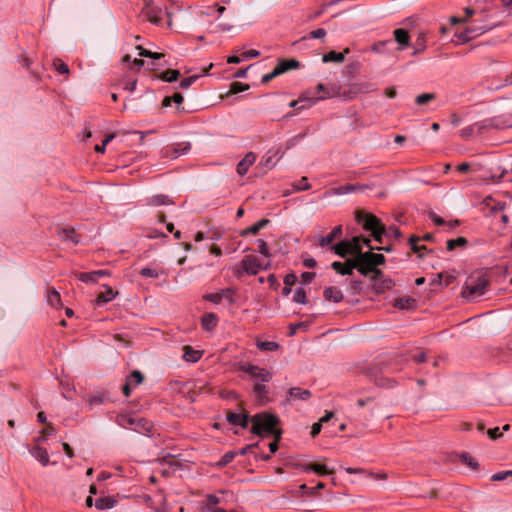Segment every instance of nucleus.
<instances>
[{
    "mask_svg": "<svg viewBox=\"0 0 512 512\" xmlns=\"http://www.w3.org/2000/svg\"><path fill=\"white\" fill-rule=\"evenodd\" d=\"M355 257H351L345 260V262L334 261L331 264V268L340 275H352L355 270Z\"/></svg>",
    "mask_w": 512,
    "mask_h": 512,
    "instance_id": "nucleus-10",
    "label": "nucleus"
},
{
    "mask_svg": "<svg viewBox=\"0 0 512 512\" xmlns=\"http://www.w3.org/2000/svg\"><path fill=\"white\" fill-rule=\"evenodd\" d=\"M330 249L338 256L345 258L347 255H351V250L347 245L346 240L340 241L334 245H331Z\"/></svg>",
    "mask_w": 512,
    "mask_h": 512,
    "instance_id": "nucleus-34",
    "label": "nucleus"
},
{
    "mask_svg": "<svg viewBox=\"0 0 512 512\" xmlns=\"http://www.w3.org/2000/svg\"><path fill=\"white\" fill-rule=\"evenodd\" d=\"M393 34L395 41L399 44L398 50H403L410 45V35L406 29H395Z\"/></svg>",
    "mask_w": 512,
    "mask_h": 512,
    "instance_id": "nucleus-17",
    "label": "nucleus"
},
{
    "mask_svg": "<svg viewBox=\"0 0 512 512\" xmlns=\"http://www.w3.org/2000/svg\"><path fill=\"white\" fill-rule=\"evenodd\" d=\"M363 89L360 84H352L348 88L341 86H332V92H327L326 95H320L316 97V100H324L332 97H339L342 100H352L362 93Z\"/></svg>",
    "mask_w": 512,
    "mask_h": 512,
    "instance_id": "nucleus-5",
    "label": "nucleus"
},
{
    "mask_svg": "<svg viewBox=\"0 0 512 512\" xmlns=\"http://www.w3.org/2000/svg\"><path fill=\"white\" fill-rule=\"evenodd\" d=\"M53 66L59 74H69L68 65L61 59H55L53 62Z\"/></svg>",
    "mask_w": 512,
    "mask_h": 512,
    "instance_id": "nucleus-55",
    "label": "nucleus"
},
{
    "mask_svg": "<svg viewBox=\"0 0 512 512\" xmlns=\"http://www.w3.org/2000/svg\"><path fill=\"white\" fill-rule=\"evenodd\" d=\"M311 188V185L309 184L308 182V179L307 177L303 176L301 178V180L299 181V183H293L292 184V190L294 192H297V191H306V190H309Z\"/></svg>",
    "mask_w": 512,
    "mask_h": 512,
    "instance_id": "nucleus-51",
    "label": "nucleus"
},
{
    "mask_svg": "<svg viewBox=\"0 0 512 512\" xmlns=\"http://www.w3.org/2000/svg\"><path fill=\"white\" fill-rule=\"evenodd\" d=\"M117 501L112 496H106L96 499L95 507L99 510L111 509L116 505Z\"/></svg>",
    "mask_w": 512,
    "mask_h": 512,
    "instance_id": "nucleus-32",
    "label": "nucleus"
},
{
    "mask_svg": "<svg viewBox=\"0 0 512 512\" xmlns=\"http://www.w3.org/2000/svg\"><path fill=\"white\" fill-rule=\"evenodd\" d=\"M460 461L473 470H478L479 468L478 462L466 452L460 454Z\"/></svg>",
    "mask_w": 512,
    "mask_h": 512,
    "instance_id": "nucleus-46",
    "label": "nucleus"
},
{
    "mask_svg": "<svg viewBox=\"0 0 512 512\" xmlns=\"http://www.w3.org/2000/svg\"><path fill=\"white\" fill-rule=\"evenodd\" d=\"M468 244V240L465 237H458L456 239H449L447 241V250L453 251L457 247H465Z\"/></svg>",
    "mask_w": 512,
    "mask_h": 512,
    "instance_id": "nucleus-44",
    "label": "nucleus"
},
{
    "mask_svg": "<svg viewBox=\"0 0 512 512\" xmlns=\"http://www.w3.org/2000/svg\"><path fill=\"white\" fill-rule=\"evenodd\" d=\"M60 238L63 241L71 242L73 244H78L80 241L79 235L76 233L75 229L72 227L62 228L58 231Z\"/></svg>",
    "mask_w": 512,
    "mask_h": 512,
    "instance_id": "nucleus-21",
    "label": "nucleus"
},
{
    "mask_svg": "<svg viewBox=\"0 0 512 512\" xmlns=\"http://www.w3.org/2000/svg\"><path fill=\"white\" fill-rule=\"evenodd\" d=\"M31 454L42 464L47 465L49 463L48 451L40 446H36L31 450Z\"/></svg>",
    "mask_w": 512,
    "mask_h": 512,
    "instance_id": "nucleus-37",
    "label": "nucleus"
},
{
    "mask_svg": "<svg viewBox=\"0 0 512 512\" xmlns=\"http://www.w3.org/2000/svg\"><path fill=\"white\" fill-rule=\"evenodd\" d=\"M180 77L179 70L176 69H167L166 71L162 72L158 75V78L164 82H175Z\"/></svg>",
    "mask_w": 512,
    "mask_h": 512,
    "instance_id": "nucleus-40",
    "label": "nucleus"
},
{
    "mask_svg": "<svg viewBox=\"0 0 512 512\" xmlns=\"http://www.w3.org/2000/svg\"><path fill=\"white\" fill-rule=\"evenodd\" d=\"M47 303L52 308L59 309L62 307L60 293L54 287H50L47 290Z\"/></svg>",
    "mask_w": 512,
    "mask_h": 512,
    "instance_id": "nucleus-25",
    "label": "nucleus"
},
{
    "mask_svg": "<svg viewBox=\"0 0 512 512\" xmlns=\"http://www.w3.org/2000/svg\"><path fill=\"white\" fill-rule=\"evenodd\" d=\"M293 301L295 303H299V304H306L307 303L306 291L303 288L296 289V291L293 295Z\"/></svg>",
    "mask_w": 512,
    "mask_h": 512,
    "instance_id": "nucleus-53",
    "label": "nucleus"
},
{
    "mask_svg": "<svg viewBox=\"0 0 512 512\" xmlns=\"http://www.w3.org/2000/svg\"><path fill=\"white\" fill-rule=\"evenodd\" d=\"M256 154L248 152L245 157L237 164L236 171L243 176L248 172L249 167L256 161Z\"/></svg>",
    "mask_w": 512,
    "mask_h": 512,
    "instance_id": "nucleus-15",
    "label": "nucleus"
},
{
    "mask_svg": "<svg viewBox=\"0 0 512 512\" xmlns=\"http://www.w3.org/2000/svg\"><path fill=\"white\" fill-rule=\"evenodd\" d=\"M284 151L280 148L270 149L262 158V163L268 168H273L283 157Z\"/></svg>",
    "mask_w": 512,
    "mask_h": 512,
    "instance_id": "nucleus-11",
    "label": "nucleus"
},
{
    "mask_svg": "<svg viewBox=\"0 0 512 512\" xmlns=\"http://www.w3.org/2000/svg\"><path fill=\"white\" fill-rule=\"evenodd\" d=\"M248 89H249V85L248 84H244V83H241V82H232L230 84V90L227 93V96L230 95V94H238V93L246 91Z\"/></svg>",
    "mask_w": 512,
    "mask_h": 512,
    "instance_id": "nucleus-50",
    "label": "nucleus"
},
{
    "mask_svg": "<svg viewBox=\"0 0 512 512\" xmlns=\"http://www.w3.org/2000/svg\"><path fill=\"white\" fill-rule=\"evenodd\" d=\"M345 471L348 474H364V475H367V476H369L370 478H373V479H381V480L387 479V474L386 473L375 474L373 472H367L363 468L348 467V468H345Z\"/></svg>",
    "mask_w": 512,
    "mask_h": 512,
    "instance_id": "nucleus-33",
    "label": "nucleus"
},
{
    "mask_svg": "<svg viewBox=\"0 0 512 512\" xmlns=\"http://www.w3.org/2000/svg\"><path fill=\"white\" fill-rule=\"evenodd\" d=\"M173 203L169 196L164 194H157L147 198V205L149 206L171 205Z\"/></svg>",
    "mask_w": 512,
    "mask_h": 512,
    "instance_id": "nucleus-31",
    "label": "nucleus"
},
{
    "mask_svg": "<svg viewBox=\"0 0 512 512\" xmlns=\"http://www.w3.org/2000/svg\"><path fill=\"white\" fill-rule=\"evenodd\" d=\"M342 235V225H337L333 228V230L327 234L326 236H321L318 240V244L321 247H325L331 245L333 241L337 238H340Z\"/></svg>",
    "mask_w": 512,
    "mask_h": 512,
    "instance_id": "nucleus-16",
    "label": "nucleus"
},
{
    "mask_svg": "<svg viewBox=\"0 0 512 512\" xmlns=\"http://www.w3.org/2000/svg\"><path fill=\"white\" fill-rule=\"evenodd\" d=\"M508 125L512 126V121L509 123H502L501 126ZM474 126H476V132L477 134H482L483 130L488 128H499L500 124L496 123L495 118L486 119L481 122L474 123Z\"/></svg>",
    "mask_w": 512,
    "mask_h": 512,
    "instance_id": "nucleus-22",
    "label": "nucleus"
},
{
    "mask_svg": "<svg viewBox=\"0 0 512 512\" xmlns=\"http://www.w3.org/2000/svg\"><path fill=\"white\" fill-rule=\"evenodd\" d=\"M251 423L250 432L259 437H264L269 432H274V428L280 425L281 420L277 415L265 411L253 415Z\"/></svg>",
    "mask_w": 512,
    "mask_h": 512,
    "instance_id": "nucleus-1",
    "label": "nucleus"
},
{
    "mask_svg": "<svg viewBox=\"0 0 512 512\" xmlns=\"http://www.w3.org/2000/svg\"><path fill=\"white\" fill-rule=\"evenodd\" d=\"M257 244H258V251L260 254H262L263 256H265L267 258H270L272 256L266 241H264L262 239H258Z\"/></svg>",
    "mask_w": 512,
    "mask_h": 512,
    "instance_id": "nucleus-58",
    "label": "nucleus"
},
{
    "mask_svg": "<svg viewBox=\"0 0 512 512\" xmlns=\"http://www.w3.org/2000/svg\"><path fill=\"white\" fill-rule=\"evenodd\" d=\"M136 49L139 50V56L141 57L152 58L154 60H159L164 57L163 53L152 52L148 49H145L141 45L136 46Z\"/></svg>",
    "mask_w": 512,
    "mask_h": 512,
    "instance_id": "nucleus-45",
    "label": "nucleus"
},
{
    "mask_svg": "<svg viewBox=\"0 0 512 512\" xmlns=\"http://www.w3.org/2000/svg\"><path fill=\"white\" fill-rule=\"evenodd\" d=\"M116 423L125 429H132L138 433H148L152 429V424L148 420L135 418L128 414L118 415L116 417Z\"/></svg>",
    "mask_w": 512,
    "mask_h": 512,
    "instance_id": "nucleus-4",
    "label": "nucleus"
},
{
    "mask_svg": "<svg viewBox=\"0 0 512 512\" xmlns=\"http://www.w3.org/2000/svg\"><path fill=\"white\" fill-rule=\"evenodd\" d=\"M114 137H115V135H114V134H109V135H107V136L104 138V140H103V142H102V144H101V145H96V146H95V151H96L97 153H104V152H105V147H106V145H107L110 141H112V139H114Z\"/></svg>",
    "mask_w": 512,
    "mask_h": 512,
    "instance_id": "nucleus-63",
    "label": "nucleus"
},
{
    "mask_svg": "<svg viewBox=\"0 0 512 512\" xmlns=\"http://www.w3.org/2000/svg\"><path fill=\"white\" fill-rule=\"evenodd\" d=\"M480 29H474V28H465L464 31L457 34L459 40H461L463 43L468 42L479 35H481Z\"/></svg>",
    "mask_w": 512,
    "mask_h": 512,
    "instance_id": "nucleus-39",
    "label": "nucleus"
},
{
    "mask_svg": "<svg viewBox=\"0 0 512 512\" xmlns=\"http://www.w3.org/2000/svg\"><path fill=\"white\" fill-rule=\"evenodd\" d=\"M220 291L223 300L225 299L230 305L235 303L236 290L234 288L228 287Z\"/></svg>",
    "mask_w": 512,
    "mask_h": 512,
    "instance_id": "nucleus-49",
    "label": "nucleus"
},
{
    "mask_svg": "<svg viewBox=\"0 0 512 512\" xmlns=\"http://www.w3.org/2000/svg\"><path fill=\"white\" fill-rule=\"evenodd\" d=\"M144 380V375L139 370L132 371L127 377L126 382L130 383V385L133 387L138 386L141 384Z\"/></svg>",
    "mask_w": 512,
    "mask_h": 512,
    "instance_id": "nucleus-43",
    "label": "nucleus"
},
{
    "mask_svg": "<svg viewBox=\"0 0 512 512\" xmlns=\"http://www.w3.org/2000/svg\"><path fill=\"white\" fill-rule=\"evenodd\" d=\"M476 133V126L470 125L460 130V137L464 140L470 139Z\"/></svg>",
    "mask_w": 512,
    "mask_h": 512,
    "instance_id": "nucleus-57",
    "label": "nucleus"
},
{
    "mask_svg": "<svg viewBox=\"0 0 512 512\" xmlns=\"http://www.w3.org/2000/svg\"><path fill=\"white\" fill-rule=\"evenodd\" d=\"M386 236L399 239L402 236V232L398 227L390 226L388 229H386Z\"/></svg>",
    "mask_w": 512,
    "mask_h": 512,
    "instance_id": "nucleus-64",
    "label": "nucleus"
},
{
    "mask_svg": "<svg viewBox=\"0 0 512 512\" xmlns=\"http://www.w3.org/2000/svg\"><path fill=\"white\" fill-rule=\"evenodd\" d=\"M435 98H436V95L434 93H423V94L418 95L415 98V102L418 105H424V104L434 100Z\"/></svg>",
    "mask_w": 512,
    "mask_h": 512,
    "instance_id": "nucleus-54",
    "label": "nucleus"
},
{
    "mask_svg": "<svg viewBox=\"0 0 512 512\" xmlns=\"http://www.w3.org/2000/svg\"><path fill=\"white\" fill-rule=\"evenodd\" d=\"M301 468L305 472H315L319 476L329 475L332 474V471L328 470L326 465L324 464H317V463H309L301 465Z\"/></svg>",
    "mask_w": 512,
    "mask_h": 512,
    "instance_id": "nucleus-24",
    "label": "nucleus"
},
{
    "mask_svg": "<svg viewBox=\"0 0 512 512\" xmlns=\"http://www.w3.org/2000/svg\"><path fill=\"white\" fill-rule=\"evenodd\" d=\"M300 62L294 58L291 59H280L278 64L275 66V70L278 75L288 72L290 70L298 69L300 67Z\"/></svg>",
    "mask_w": 512,
    "mask_h": 512,
    "instance_id": "nucleus-14",
    "label": "nucleus"
},
{
    "mask_svg": "<svg viewBox=\"0 0 512 512\" xmlns=\"http://www.w3.org/2000/svg\"><path fill=\"white\" fill-rule=\"evenodd\" d=\"M394 285V281L391 278H383L380 281H376V283L372 285V288L377 294H382L392 289Z\"/></svg>",
    "mask_w": 512,
    "mask_h": 512,
    "instance_id": "nucleus-30",
    "label": "nucleus"
},
{
    "mask_svg": "<svg viewBox=\"0 0 512 512\" xmlns=\"http://www.w3.org/2000/svg\"><path fill=\"white\" fill-rule=\"evenodd\" d=\"M139 274L142 277H146V278H158V276H159V272L156 269L149 268V267L142 268L140 270Z\"/></svg>",
    "mask_w": 512,
    "mask_h": 512,
    "instance_id": "nucleus-60",
    "label": "nucleus"
},
{
    "mask_svg": "<svg viewBox=\"0 0 512 512\" xmlns=\"http://www.w3.org/2000/svg\"><path fill=\"white\" fill-rule=\"evenodd\" d=\"M421 240L420 237L418 236H415V235H412L410 238H409V244L411 246V250L414 252V253H420L422 250H427L426 246L422 245V246H419L417 243ZM422 240L424 241H432L433 240V234L431 233H426L423 237H422Z\"/></svg>",
    "mask_w": 512,
    "mask_h": 512,
    "instance_id": "nucleus-23",
    "label": "nucleus"
},
{
    "mask_svg": "<svg viewBox=\"0 0 512 512\" xmlns=\"http://www.w3.org/2000/svg\"><path fill=\"white\" fill-rule=\"evenodd\" d=\"M204 300L212 302L214 304H220L223 301L221 291L216 292V293L206 294L204 296Z\"/></svg>",
    "mask_w": 512,
    "mask_h": 512,
    "instance_id": "nucleus-61",
    "label": "nucleus"
},
{
    "mask_svg": "<svg viewBox=\"0 0 512 512\" xmlns=\"http://www.w3.org/2000/svg\"><path fill=\"white\" fill-rule=\"evenodd\" d=\"M269 223H270L269 219H266V218L261 219L260 221H258L254 225L241 230L239 235L241 237H247L248 235H251V234L252 235H257L259 233V231L261 229H263L264 227H266Z\"/></svg>",
    "mask_w": 512,
    "mask_h": 512,
    "instance_id": "nucleus-20",
    "label": "nucleus"
},
{
    "mask_svg": "<svg viewBox=\"0 0 512 512\" xmlns=\"http://www.w3.org/2000/svg\"><path fill=\"white\" fill-rule=\"evenodd\" d=\"M238 455L236 451H228L226 452L218 462V466L224 467L228 465L230 462L234 460V458Z\"/></svg>",
    "mask_w": 512,
    "mask_h": 512,
    "instance_id": "nucleus-52",
    "label": "nucleus"
},
{
    "mask_svg": "<svg viewBox=\"0 0 512 512\" xmlns=\"http://www.w3.org/2000/svg\"><path fill=\"white\" fill-rule=\"evenodd\" d=\"M345 60L344 53L336 52V51H330L323 55L322 61L324 63L327 62H336V63H342Z\"/></svg>",
    "mask_w": 512,
    "mask_h": 512,
    "instance_id": "nucleus-42",
    "label": "nucleus"
},
{
    "mask_svg": "<svg viewBox=\"0 0 512 512\" xmlns=\"http://www.w3.org/2000/svg\"><path fill=\"white\" fill-rule=\"evenodd\" d=\"M257 348L261 351H275L279 348V344L274 341H258Z\"/></svg>",
    "mask_w": 512,
    "mask_h": 512,
    "instance_id": "nucleus-48",
    "label": "nucleus"
},
{
    "mask_svg": "<svg viewBox=\"0 0 512 512\" xmlns=\"http://www.w3.org/2000/svg\"><path fill=\"white\" fill-rule=\"evenodd\" d=\"M159 10L154 7L147 6L145 9L148 20L152 23H160L161 17L159 16Z\"/></svg>",
    "mask_w": 512,
    "mask_h": 512,
    "instance_id": "nucleus-47",
    "label": "nucleus"
},
{
    "mask_svg": "<svg viewBox=\"0 0 512 512\" xmlns=\"http://www.w3.org/2000/svg\"><path fill=\"white\" fill-rule=\"evenodd\" d=\"M184 354L183 359L190 363H195L201 359L203 356V351L201 350H195L191 346L186 345L183 348Z\"/></svg>",
    "mask_w": 512,
    "mask_h": 512,
    "instance_id": "nucleus-26",
    "label": "nucleus"
},
{
    "mask_svg": "<svg viewBox=\"0 0 512 512\" xmlns=\"http://www.w3.org/2000/svg\"><path fill=\"white\" fill-rule=\"evenodd\" d=\"M355 220L357 223L362 224L364 230L371 233L385 226L377 216L371 213L357 211L355 213Z\"/></svg>",
    "mask_w": 512,
    "mask_h": 512,
    "instance_id": "nucleus-6",
    "label": "nucleus"
},
{
    "mask_svg": "<svg viewBox=\"0 0 512 512\" xmlns=\"http://www.w3.org/2000/svg\"><path fill=\"white\" fill-rule=\"evenodd\" d=\"M103 287L105 288V291L104 292H101L95 302L97 305H101V304H104V303H108L110 301H112L116 295L118 294V292H115L110 286L108 285H103Z\"/></svg>",
    "mask_w": 512,
    "mask_h": 512,
    "instance_id": "nucleus-27",
    "label": "nucleus"
},
{
    "mask_svg": "<svg viewBox=\"0 0 512 512\" xmlns=\"http://www.w3.org/2000/svg\"><path fill=\"white\" fill-rule=\"evenodd\" d=\"M388 373L387 368L384 371L371 370L369 372L370 379L374 384L381 388H393L396 386V380L385 375Z\"/></svg>",
    "mask_w": 512,
    "mask_h": 512,
    "instance_id": "nucleus-9",
    "label": "nucleus"
},
{
    "mask_svg": "<svg viewBox=\"0 0 512 512\" xmlns=\"http://www.w3.org/2000/svg\"><path fill=\"white\" fill-rule=\"evenodd\" d=\"M288 393L291 398L300 400H308L312 396L310 390L302 389L300 387H292L289 389Z\"/></svg>",
    "mask_w": 512,
    "mask_h": 512,
    "instance_id": "nucleus-36",
    "label": "nucleus"
},
{
    "mask_svg": "<svg viewBox=\"0 0 512 512\" xmlns=\"http://www.w3.org/2000/svg\"><path fill=\"white\" fill-rule=\"evenodd\" d=\"M76 277L79 281L88 283V282H96V278L92 272H79L76 274Z\"/></svg>",
    "mask_w": 512,
    "mask_h": 512,
    "instance_id": "nucleus-56",
    "label": "nucleus"
},
{
    "mask_svg": "<svg viewBox=\"0 0 512 512\" xmlns=\"http://www.w3.org/2000/svg\"><path fill=\"white\" fill-rule=\"evenodd\" d=\"M316 95H311L310 92H306L302 94L297 100H293L289 103L290 107H296L298 104H301L299 109H306L315 104L318 100H316Z\"/></svg>",
    "mask_w": 512,
    "mask_h": 512,
    "instance_id": "nucleus-13",
    "label": "nucleus"
},
{
    "mask_svg": "<svg viewBox=\"0 0 512 512\" xmlns=\"http://www.w3.org/2000/svg\"><path fill=\"white\" fill-rule=\"evenodd\" d=\"M362 237L361 236H354L349 240H346L347 245L349 246V249L351 250V256L356 257L360 254H364L365 252L362 251V244H361Z\"/></svg>",
    "mask_w": 512,
    "mask_h": 512,
    "instance_id": "nucleus-29",
    "label": "nucleus"
},
{
    "mask_svg": "<svg viewBox=\"0 0 512 512\" xmlns=\"http://www.w3.org/2000/svg\"><path fill=\"white\" fill-rule=\"evenodd\" d=\"M323 297L325 300L339 303L344 299L342 291L334 286L326 287L323 292Z\"/></svg>",
    "mask_w": 512,
    "mask_h": 512,
    "instance_id": "nucleus-18",
    "label": "nucleus"
},
{
    "mask_svg": "<svg viewBox=\"0 0 512 512\" xmlns=\"http://www.w3.org/2000/svg\"><path fill=\"white\" fill-rule=\"evenodd\" d=\"M218 324V317L214 313H206L201 318L202 328L206 331H212Z\"/></svg>",
    "mask_w": 512,
    "mask_h": 512,
    "instance_id": "nucleus-28",
    "label": "nucleus"
},
{
    "mask_svg": "<svg viewBox=\"0 0 512 512\" xmlns=\"http://www.w3.org/2000/svg\"><path fill=\"white\" fill-rule=\"evenodd\" d=\"M363 282L359 279H353L350 281V290L353 295L360 294L362 290Z\"/></svg>",
    "mask_w": 512,
    "mask_h": 512,
    "instance_id": "nucleus-62",
    "label": "nucleus"
},
{
    "mask_svg": "<svg viewBox=\"0 0 512 512\" xmlns=\"http://www.w3.org/2000/svg\"><path fill=\"white\" fill-rule=\"evenodd\" d=\"M253 393L257 402L261 405L268 403V388L264 384L256 383L253 387Z\"/></svg>",
    "mask_w": 512,
    "mask_h": 512,
    "instance_id": "nucleus-19",
    "label": "nucleus"
},
{
    "mask_svg": "<svg viewBox=\"0 0 512 512\" xmlns=\"http://www.w3.org/2000/svg\"><path fill=\"white\" fill-rule=\"evenodd\" d=\"M429 217L434 222L435 225L442 226V225H446L447 224L449 229H453V228L457 227L460 224V222L458 220H455L453 222H448L447 223L442 217L437 215L435 212H430L429 213Z\"/></svg>",
    "mask_w": 512,
    "mask_h": 512,
    "instance_id": "nucleus-41",
    "label": "nucleus"
},
{
    "mask_svg": "<svg viewBox=\"0 0 512 512\" xmlns=\"http://www.w3.org/2000/svg\"><path fill=\"white\" fill-rule=\"evenodd\" d=\"M369 185L364 184H347L336 189V194L352 193L357 191H364L368 189Z\"/></svg>",
    "mask_w": 512,
    "mask_h": 512,
    "instance_id": "nucleus-38",
    "label": "nucleus"
},
{
    "mask_svg": "<svg viewBox=\"0 0 512 512\" xmlns=\"http://www.w3.org/2000/svg\"><path fill=\"white\" fill-rule=\"evenodd\" d=\"M394 306L404 310L414 309L416 307V300L412 297H402L395 299Z\"/></svg>",
    "mask_w": 512,
    "mask_h": 512,
    "instance_id": "nucleus-35",
    "label": "nucleus"
},
{
    "mask_svg": "<svg viewBox=\"0 0 512 512\" xmlns=\"http://www.w3.org/2000/svg\"><path fill=\"white\" fill-rule=\"evenodd\" d=\"M240 370L248 374L252 379H259L262 382H269L272 379L271 372L251 363L242 364Z\"/></svg>",
    "mask_w": 512,
    "mask_h": 512,
    "instance_id": "nucleus-8",
    "label": "nucleus"
},
{
    "mask_svg": "<svg viewBox=\"0 0 512 512\" xmlns=\"http://www.w3.org/2000/svg\"><path fill=\"white\" fill-rule=\"evenodd\" d=\"M241 266L248 275H257L262 270L270 268V262L262 263L256 256L247 255L241 260Z\"/></svg>",
    "mask_w": 512,
    "mask_h": 512,
    "instance_id": "nucleus-7",
    "label": "nucleus"
},
{
    "mask_svg": "<svg viewBox=\"0 0 512 512\" xmlns=\"http://www.w3.org/2000/svg\"><path fill=\"white\" fill-rule=\"evenodd\" d=\"M199 79V75H192L190 77H187V78H184L180 81L179 83V87L181 89H187L189 88L192 84H194L197 80Z\"/></svg>",
    "mask_w": 512,
    "mask_h": 512,
    "instance_id": "nucleus-59",
    "label": "nucleus"
},
{
    "mask_svg": "<svg viewBox=\"0 0 512 512\" xmlns=\"http://www.w3.org/2000/svg\"><path fill=\"white\" fill-rule=\"evenodd\" d=\"M489 284L490 280L485 274H472L465 281L462 295L468 300L474 301L486 293Z\"/></svg>",
    "mask_w": 512,
    "mask_h": 512,
    "instance_id": "nucleus-2",
    "label": "nucleus"
},
{
    "mask_svg": "<svg viewBox=\"0 0 512 512\" xmlns=\"http://www.w3.org/2000/svg\"><path fill=\"white\" fill-rule=\"evenodd\" d=\"M386 258L383 254L367 251L355 257V269L363 276H369L376 267L384 265Z\"/></svg>",
    "mask_w": 512,
    "mask_h": 512,
    "instance_id": "nucleus-3",
    "label": "nucleus"
},
{
    "mask_svg": "<svg viewBox=\"0 0 512 512\" xmlns=\"http://www.w3.org/2000/svg\"><path fill=\"white\" fill-rule=\"evenodd\" d=\"M226 420L228 421L229 424L234 426H240L241 428L244 429L248 427L249 421H251L247 413L238 414L235 412L227 413Z\"/></svg>",
    "mask_w": 512,
    "mask_h": 512,
    "instance_id": "nucleus-12",
    "label": "nucleus"
}]
</instances>
